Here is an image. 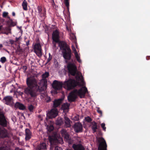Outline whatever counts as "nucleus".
<instances>
[{
  "label": "nucleus",
  "mask_w": 150,
  "mask_h": 150,
  "mask_svg": "<svg viewBox=\"0 0 150 150\" xmlns=\"http://www.w3.org/2000/svg\"><path fill=\"white\" fill-rule=\"evenodd\" d=\"M49 76V73L46 72L42 75V79L38 83H42V86L38 84V80L34 77H28L26 79L27 87L24 89V92L28 96L32 98H36L40 93L46 90L47 87V80L46 79Z\"/></svg>",
  "instance_id": "1"
},
{
  "label": "nucleus",
  "mask_w": 150,
  "mask_h": 150,
  "mask_svg": "<svg viewBox=\"0 0 150 150\" xmlns=\"http://www.w3.org/2000/svg\"><path fill=\"white\" fill-rule=\"evenodd\" d=\"M77 83L75 80L71 79H69L67 81H65L64 83L57 80L53 81L52 84V87L54 89L55 93H57V91L61 90L63 87L68 90H70L76 86Z\"/></svg>",
  "instance_id": "2"
},
{
  "label": "nucleus",
  "mask_w": 150,
  "mask_h": 150,
  "mask_svg": "<svg viewBox=\"0 0 150 150\" xmlns=\"http://www.w3.org/2000/svg\"><path fill=\"white\" fill-rule=\"evenodd\" d=\"M87 92V88L86 87H82L79 90L75 89L70 93L68 99L70 102H74L77 98V96H79L81 98H83Z\"/></svg>",
  "instance_id": "3"
},
{
  "label": "nucleus",
  "mask_w": 150,
  "mask_h": 150,
  "mask_svg": "<svg viewBox=\"0 0 150 150\" xmlns=\"http://www.w3.org/2000/svg\"><path fill=\"white\" fill-rule=\"evenodd\" d=\"M48 139L52 147L55 146L54 150H63L62 148L60 147L56 146L57 144L60 143L59 140L55 135H50L48 137Z\"/></svg>",
  "instance_id": "4"
},
{
  "label": "nucleus",
  "mask_w": 150,
  "mask_h": 150,
  "mask_svg": "<svg viewBox=\"0 0 150 150\" xmlns=\"http://www.w3.org/2000/svg\"><path fill=\"white\" fill-rule=\"evenodd\" d=\"M69 73L73 76L77 74V68L74 63H69L67 66Z\"/></svg>",
  "instance_id": "5"
},
{
  "label": "nucleus",
  "mask_w": 150,
  "mask_h": 150,
  "mask_svg": "<svg viewBox=\"0 0 150 150\" xmlns=\"http://www.w3.org/2000/svg\"><path fill=\"white\" fill-rule=\"evenodd\" d=\"M33 48L34 50L35 53L38 57H40L42 56V50L40 42L35 43L33 46Z\"/></svg>",
  "instance_id": "6"
},
{
  "label": "nucleus",
  "mask_w": 150,
  "mask_h": 150,
  "mask_svg": "<svg viewBox=\"0 0 150 150\" xmlns=\"http://www.w3.org/2000/svg\"><path fill=\"white\" fill-rule=\"evenodd\" d=\"M38 11V16L42 19H45L46 17V11L45 8H42L41 6H38L37 8Z\"/></svg>",
  "instance_id": "7"
},
{
  "label": "nucleus",
  "mask_w": 150,
  "mask_h": 150,
  "mask_svg": "<svg viewBox=\"0 0 150 150\" xmlns=\"http://www.w3.org/2000/svg\"><path fill=\"white\" fill-rule=\"evenodd\" d=\"M99 142H100V143L98 148V150H107V144L103 138H100Z\"/></svg>",
  "instance_id": "8"
},
{
  "label": "nucleus",
  "mask_w": 150,
  "mask_h": 150,
  "mask_svg": "<svg viewBox=\"0 0 150 150\" xmlns=\"http://www.w3.org/2000/svg\"><path fill=\"white\" fill-rule=\"evenodd\" d=\"M63 57L66 60V63H68V60L71 59V49H68L65 51H62Z\"/></svg>",
  "instance_id": "9"
},
{
  "label": "nucleus",
  "mask_w": 150,
  "mask_h": 150,
  "mask_svg": "<svg viewBox=\"0 0 150 150\" xmlns=\"http://www.w3.org/2000/svg\"><path fill=\"white\" fill-rule=\"evenodd\" d=\"M58 115V111L57 108H53L47 113V117L49 119H52V118L56 117Z\"/></svg>",
  "instance_id": "10"
},
{
  "label": "nucleus",
  "mask_w": 150,
  "mask_h": 150,
  "mask_svg": "<svg viewBox=\"0 0 150 150\" xmlns=\"http://www.w3.org/2000/svg\"><path fill=\"white\" fill-rule=\"evenodd\" d=\"M7 122L4 114L0 112V125L4 127L7 126Z\"/></svg>",
  "instance_id": "11"
},
{
  "label": "nucleus",
  "mask_w": 150,
  "mask_h": 150,
  "mask_svg": "<svg viewBox=\"0 0 150 150\" xmlns=\"http://www.w3.org/2000/svg\"><path fill=\"white\" fill-rule=\"evenodd\" d=\"M73 128L75 132L76 133L82 132V125L80 122H77L75 123L73 126Z\"/></svg>",
  "instance_id": "12"
},
{
  "label": "nucleus",
  "mask_w": 150,
  "mask_h": 150,
  "mask_svg": "<svg viewBox=\"0 0 150 150\" xmlns=\"http://www.w3.org/2000/svg\"><path fill=\"white\" fill-rule=\"evenodd\" d=\"M59 32L57 30L53 31L52 34V39L54 42H58L59 41Z\"/></svg>",
  "instance_id": "13"
},
{
  "label": "nucleus",
  "mask_w": 150,
  "mask_h": 150,
  "mask_svg": "<svg viewBox=\"0 0 150 150\" xmlns=\"http://www.w3.org/2000/svg\"><path fill=\"white\" fill-rule=\"evenodd\" d=\"M61 132L62 136L64 137L65 140L68 142H70L71 138L67 131L63 129L62 130Z\"/></svg>",
  "instance_id": "14"
},
{
  "label": "nucleus",
  "mask_w": 150,
  "mask_h": 150,
  "mask_svg": "<svg viewBox=\"0 0 150 150\" xmlns=\"http://www.w3.org/2000/svg\"><path fill=\"white\" fill-rule=\"evenodd\" d=\"M59 45L60 49L63 50L62 51H65L68 49H70L67 44L64 41H61L59 42Z\"/></svg>",
  "instance_id": "15"
},
{
  "label": "nucleus",
  "mask_w": 150,
  "mask_h": 150,
  "mask_svg": "<svg viewBox=\"0 0 150 150\" xmlns=\"http://www.w3.org/2000/svg\"><path fill=\"white\" fill-rule=\"evenodd\" d=\"M13 100V98L12 96H7L4 98L3 100L6 105H11L12 104Z\"/></svg>",
  "instance_id": "16"
},
{
  "label": "nucleus",
  "mask_w": 150,
  "mask_h": 150,
  "mask_svg": "<svg viewBox=\"0 0 150 150\" xmlns=\"http://www.w3.org/2000/svg\"><path fill=\"white\" fill-rule=\"evenodd\" d=\"M25 141L29 140L32 137V133L29 129L26 128L25 130Z\"/></svg>",
  "instance_id": "17"
},
{
  "label": "nucleus",
  "mask_w": 150,
  "mask_h": 150,
  "mask_svg": "<svg viewBox=\"0 0 150 150\" xmlns=\"http://www.w3.org/2000/svg\"><path fill=\"white\" fill-rule=\"evenodd\" d=\"M8 136V132L5 128H1L0 127V138H3Z\"/></svg>",
  "instance_id": "18"
},
{
  "label": "nucleus",
  "mask_w": 150,
  "mask_h": 150,
  "mask_svg": "<svg viewBox=\"0 0 150 150\" xmlns=\"http://www.w3.org/2000/svg\"><path fill=\"white\" fill-rule=\"evenodd\" d=\"M14 107L16 108L22 110H25L26 109L25 106L23 104L19 102L15 103Z\"/></svg>",
  "instance_id": "19"
},
{
  "label": "nucleus",
  "mask_w": 150,
  "mask_h": 150,
  "mask_svg": "<svg viewBox=\"0 0 150 150\" xmlns=\"http://www.w3.org/2000/svg\"><path fill=\"white\" fill-rule=\"evenodd\" d=\"M72 147L74 150H85V148L81 144H73Z\"/></svg>",
  "instance_id": "20"
},
{
  "label": "nucleus",
  "mask_w": 150,
  "mask_h": 150,
  "mask_svg": "<svg viewBox=\"0 0 150 150\" xmlns=\"http://www.w3.org/2000/svg\"><path fill=\"white\" fill-rule=\"evenodd\" d=\"M62 99L55 100L53 101V107L54 108H56L57 107L60 105L61 103L62 102Z\"/></svg>",
  "instance_id": "21"
},
{
  "label": "nucleus",
  "mask_w": 150,
  "mask_h": 150,
  "mask_svg": "<svg viewBox=\"0 0 150 150\" xmlns=\"http://www.w3.org/2000/svg\"><path fill=\"white\" fill-rule=\"evenodd\" d=\"M11 29L8 26L5 28L2 29V33L3 34L8 35L9 34H11Z\"/></svg>",
  "instance_id": "22"
},
{
  "label": "nucleus",
  "mask_w": 150,
  "mask_h": 150,
  "mask_svg": "<svg viewBox=\"0 0 150 150\" xmlns=\"http://www.w3.org/2000/svg\"><path fill=\"white\" fill-rule=\"evenodd\" d=\"M37 150H47V146L45 143H41L38 147Z\"/></svg>",
  "instance_id": "23"
},
{
  "label": "nucleus",
  "mask_w": 150,
  "mask_h": 150,
  "mask_svg": "<svg viewBox=\"0 0 150 150\" xmlns=\"http://www.w3.org/2000/svg\"><path fill=\"white\" fill-rule=\"evenodd\" d=\"M71 122H72L71 121L69 118L67 117H64V123L66 127H71L70 123Z\"/></svg>",
  "instance_id": "24"
},
{
  "label": "nucleus",
  "mask_w": 150,
  "mask_h": 150,
  "mask_svg": "<svg viewBox=\"0 0 150 150\" xmlns=\"http://www.w3.org/2000/svg\"><path fill=\"white\" fill-rule=\"evenodd\" d=\"M92 125L91 129L93 131V133H94L96 132L98 129L97 123L95 121H93L91 123Z\"/></svg>",
  "instance_id": "25"
},
{
  "label": "nucleus",
  "mask_w": 150,
  "mask_h": 150,
  "mask_svg": "<svg viewBox=\"0 0 150 150\" xmlns=\"http://www.w3.org/2000/svg\"><path fill=\"white\" fill-rule=\"evenodd\" d=\"M55 124L57 125L61 126L63 124V120L62 118L59 117L56 120Z\"/></svg>",
  "instance_id": "26"
},
{
  "label": "nucleus",
  "mask_w": 150,
  "mask_h": 150,
  "mask_svg": "<svg viewBox=\"0 0 150 150\" xmlns=\"http://www.w3.org/2000/svg\"><path fill=\"white\" fill-rule=\"evenodd\" d=\"M27 3L26 1L25 0H24L22 4V6L24 10L26 11L27 10Z\"/></svg>",
  "instance_id": "27"
},
{
  "label": "nucleus",
  "mask_w": 150,
  "mask_h": 150,
  "mask_svg": "<svg viewBox=\"0 0 150 150\" xmlns=\"http://www.w3.org/2000/svg\"><path fill=\"white\" fill-rule=\"evenodd\" d=\"M74 54H75V57L77 61L79 63H81V61L80 59V57L79 55L77 52H74Z\"/></svg>",
  "instance_id": "28"
},
{
  "label": "nucleus",
  "mask_w": 150,
  "mask_h": 150,
  "mask_svg": "<svg viewBox=\"0 0 150 150\" xmlns=\"http://www.w3.org/2000/svg\"><path fill=\"white\" fill-rule=\"evenodd\" d=\"M70 38L73 41L76 42V38L75 35L74 34H72L70 35Z\"/></svg>",
  "instance_id": "29"
},
{
  "label": "nucleus",
  "mask_w": 150,
  "mask_h": 150,
  "mask_svg": "<svg viewBox=\"0 0 150 150\" xmlns=\"http://www.w3.org/2000/svg\"><path fill=\"white\" fill-rule=\"evenodd\" d=\"M64 3L68 10L69 9V0H64Z\"/></svg>",
  "instance_id": "30"
},
{
  "label": "nucleus",
  "mask_w": 150,
  "mask_h": 150,
  "mask_svg": "<svg viewBox=\"0 0 150 150\" xmlns=\"http://www.w3.org/2000/svg\"><path fill=\"white\" fill-rule=\"evenodd\" d=\"M85 120L86 122L88 123H91L92 120V119L89 116L85 117Z\"/></svg>",
  "instance_id": "31"
},
{
  "label": "nucleus",
  "mask_w": 150,
  "mask_h": 150,
  "mask_svg": "<svg viewBox=\"0 0 150 150\" xmlns=\"http://www.w3.org/2000/svg\"><path fill=\"white\" fill-rule=\"evenodd\" d=\"M7 61V60L6 57H1L0 60V61L2 63H4Z\"/></svg>",
  "instance_id": "32"
},
{
  "label": "nucleus",
  "mask_w": 150,
  "mask_h": 150,
  "mask_svg": "<svg viewBox=\"0 0 150 150\" xmlns=\"http://www.w3.org/2000/svg\"><path fill=\"white\" fill-rule=\"evenodd\" d=\"M34 106L32 105H30L28 107V109L31 112H33V110L34 109Z\"/></svg>",
  "instance_id": "33"
},
{
  "label": "nucleus",
  "mask_w": 150,
  "mask_h": 150,
  "mask_svg": "<svg viewBox=\"0 0 150 150\" xmlns=\"http://www.w3.org/2000/svg\"><path fill=\"white\" fill-rule=\"evenodd\" d=\"M11 21L12 22L11 23L9 26H8L10 28H11V27H14L16 25V23L13 21V20H11Z\"/></svg>",
  "instance_id": "34"
},
{
  "label": "nucleus",
  "mask_w": 150,
  "mask_h": 150,
  "mask_svg": "<svg viewBox=\"0 0 150 150\" xmlns=\"http://www.w3.org/2000/svg\"><path fill=\"white\" fill-rule=\"evenodd\" d=\"M49 57L47 59V62L46 64H47V63H49L51 61V60L52 59V56L51 55L50 53H49Z\"/></svg>",
  "instance_id": "35"
},
{
  "label": "nucleus",
  "mask_w": 150,
  "mask_h": 150,
  "mask_svg": "<svg viewBox=\"0 0 150 150\" xmlns=\"http://www.w3.org/2000/svg\"><path fill=\"white\" fill-rule=\"evenodd\" d=\"M101 126L102 128L105 131H106V127H105V123H103L101 124Z\"/></svg>",
  "instance_id": "36"
},
{
  "label": "nucleus",
  "mask_w": 150,
  "mask_h": 150,
  "mask_svg": "<svg viewBox=\"0 0 150 150\" xmlns=\"http://www.w3.org/2000/svg\"><path fill=\"white\" fill-rule=\"evenodd\" d=\"M8 13L7 12H4L3 13V17L4 18L6 17L8 15Z\"/></svg>",
  "instance_id": "37"
},
{
  "label": "nucleus",
  "mask_w": 150,
  "mask_h": 150,
  "mask_svg": "<svg viewBox=\"0 0 150 150\" xmlns=\"http://www.w3.org/2000/svg\"><path fill=\"white\" fill-rule=\"evenodd\" d=\"M97 112L99 113L101 115H102V112L101 110H100L99 108H98L97 109Z\"/></svg>",
  "instance_id": "38"
},
{
  "label": "nucleus",
  "mask_w": 150,
  "mask_h": 150,
  "mask_svg": "<svg viewBox=\"0 0 150 150\" xmlns=\"http://www.w3.org/2000/svg\"><path fill=\"white\" fill-rule=\"evenodd\" d=\"M54 129V127L52 125H50L48 128V130L50 131H52Z\"/></svg>",
  "instance_id": "39"
},
{
  "label": "nucleus",
  "mask_w": 150,
  "mask_h": 150,
  "mask_svg": "<svg viewBox=\"0 0 150 150\" xmlns=\"http://www.w3.org/2000/svg\"><path fill=\"white\" fill-rule=\"evenodd\" d=\"M11 20H13L12 19H10V20H8L6 21V23L8 25V26H9L10 24L12 22L11 21Z\"/></svg>",
  "instance_id": "40"
},
{
  "label": "nucleus",
  "mask_w": 150,
  "mask_h": 150,
  "mask_svg": "<svg viewBox=\"0 0 150 150\" xmlns=\"http://www.w3.org/2000/svg\"><path fill=\"white\" fill-rule=\"evenodd\" d=\"M46 101L47 103H48L51 101V99L50 97H48L46 98Z\"/></svg>",
  "instance_id": "41"
},
{
  "label": "nucleus",
  "mask_w": 150,
  "mask_h": 150,
  "mask_svg": "<svg viewBox=\"0 0 150 150\" xmlns=\"http://www.w3.org/2000/svg\"><path fill=\"white\" fill-rule=\"evenodd\" d=\"M71 48H72V50L74 52V53L76 52H77L76 50V48H75V47L74 46H72Z\"/></svg>",
  "instance_id": "42"
},
{
  "label": "nucleus",
  "mask_w": 150,
  "mask_h": 150,
  "mask_svg": "<svg viewBox=\"0 0 150 150\" xmlns=\"http://www.w3.org/2000/svg\"><path fill=\"white\" fill-rule=\"evenodd\" d=\"M15 41L12 40H9V42L11 44L13 45L14 44L15 42Z\"/></svg>",
  "instance_id": "43"
},
{
  "label": "nucleus",
  "mask_w": 150,
  "mask_h": 150,
  "mask_svg": "<svg viewBox=\"0 0 150 150\" xmlns=\"http://www.w3.org/2000/svg\"><path fill=\"white\" fill-rule=\"evenodd\" d=\"M30 40H28L26 42V45L27 46H28L29 45Z\"/></svg>",
  "instance_id": "44"
},
{
  "label": "nucleus",
  "mask_w": 150,
  "mask_h": 150,
  "mask_svg": "<svg viewBox=\"0 0 150 150\" xmlns=\"http://www.w3.org/2000/svg\"><path fill=\"white\" fill-rule=\"evenodd\" d=\"M74 120H79V117L78 116H75L74 117Z\"/></svg>",
  "instance_id": "45"
},
{
  "label": "nucleus",
  "mask_w": 150,
  "mask_h": 150,
  "mask_svg": "<svg viewBox=\"0 0 150 150\" xmlns=\"http://www.w3.org/2000/svg\"><path fill=\"white\" fill-rule=\"evenodd\" d=\"M23 69L25 71L27 69V67L26 66H23Z\"/></svg>",
  "instance_id": "46"
},
{
  "label": "nucleus",
  "mask_w": 150,
  "mask_h": 150,
  "mask_svg": "<svg viewBox=\"0 0 150 150\" xmlns=\"http://www.w3.org/2000/svg\"><path fill=\"white\" fill-rule=\"evenodd\" d=\"M19 38H17L16 37V41H15V42H17L19 40Z\"/></svg>",
  "instance_id": "47"
},
{
  "label": "nucleus",
  "mask_w": 150,
  "mask_h": 150,
  "mask_svg": "<svg viewBox=\"0 0 150 150\" xmlns=\"http://www.w3.org/2000/svg\"><path fill=\"white\" fill-rule=\"evenodd\" d=\"M150 59V56H147L146 57V59L147 60H149Z\"/></svg>",
  "instance_id": "48"
},
{
  "label": "nucleus",
  "mask_w": 150,
  "mask_h": 150,
  "mask_svg": "<svg viewBox=\"0 0 150 150\" xmlns=\"http://www.w3.org/2000/svg\"><path fill=\"white\" fill-rule=\"evenodd\" d=\"M12 15L13 16H15V13L14 12H13L12 13Z\"/></svg>",
  "instance_id": "49"
},
{
  "label": "nucleus",
  "mask_w": 150,
  "mask_h": 150,
  "mask_svg": "<svg viewBox=\"0 0 150 150\" xmlns=\"http://www.w3.org/2000/svg\"><path fill=\"white\" fill-rule=\"evenodd\" d=\"M15 150H23L19 149L18 148H16Z\"/></svg>",
  "instance_id": "50"
},
{
  "label": "nucleus",
  "mask_w": 150,
  "mask_h": 150,
  "mask_svg": "<svg viewBox=\"0 0 150 150\" xmlns=\"http://www.w3.org/2000/svg\"><path fill=\"white\" fill-rule=\"evenodd\" d=\"M66 29H67V30L68 31H69L70 30L69 29V28L67 26H66Z\"/></svg>",
  "instance_id": "51"
},
{
  "label": "nucleus",
  "mask_w": 150,
  "mask_h": 150,
  "mask_svg": "<svg viewBox=\"0 0 150 150\" xmlns=\"http://www.w3.org/2000/svg\"><path fill=\"white\" fill-rule=\"evenodd\" d=\"M6 17H7L9 19L8 20H10V19H11L10 18V17L8 16V15Z\"/></svg>",
  "instance_id": "52"
},
{
  "label": "nucleus",
  "mask_w": 150,
  "mask_h": 150,
  "mask_svg": "<svg viewBox=\"0 0 150 150\" xmlns=\"http://www.w3.org/2000/svg\"><path fill=\"white\" fill-rule=\"evenodd\" d=\"M2 25H0V31L2 30Z\"/></svg>",
  "instance_id": "53"
},
{
  "label": "nucleus",
  "mask_w": 150,
  "mask_h": 150,
  "mask_svg": "<svg viewBox=\"0 0 150 150\" xmlns=\"http://www.w3.org/2000/svg\"><path fill=\"white\" fill-rule=\"evenodd\" d=\"M52 1H53V3L54 4V0H52Z\"/></svg>",
  "instance_id": "54"
},
{
  "label": "nucleus",
  "mask_w": 150,
  "mask_h": 150,
  "mask_svg": "<svg viewBox=\"0 0 150 150\" xmlns=\"http://www.w3.org/2000/svg\"><path fill=\"white\" fill-rule=\"evenodd\" d=\"M52 1H53V3L54 4V0H52Z\"/></svg>",
  "instance_id": "55"
},
{
  "label": "nucleus",
  "mask_w": 150,
  "mask_h": 150,
  "mask_svg": "<svg viewBox=\"0 0 150 150\" xmlns=\"http://www.w3.org/2000/svg\"><path fill=\"white\" fill-rule=\"evenodd\" d=\"M54 47H55L56 46V44H54Z\"/></svg>",
  "instance_id": "56"
},
{
  "label": "nucleus",
  "mask_w": 150,
  "mask_h": 150,
  "mask_svg": "<svg viewBox=\"0 0 150 150\" xmlns=\"http://www.w3.org/2000/svg\"><path fill=\"white\" fill-rule=\"evenodd\" d=\"M67 150H72L71 149H67Z\"/></svg>",
  "instance_id": "57"
},
{
  "label": "nucleus",
  "mask_w": 150,
  "mask_h": 150,
  "mask_svg": "<svg viewBox=\"0 0 150 150\" xmlns=\"http://www.w3.org/2000/svg\"><path fill=\"white\" fill-rule=\"evenodd\" d=\"M2 46V45H1L0 46V47H1Z\"/></svg>",
  "instance_id": "58"
},
{
  "label": "nucleus",
  "mask_w": 150,
  "mask_h": 150,
  "mask_svg": "<svg viewBox=\"0 0 150 150\" xmlns=\"http://www.w3.org/2000/svg\"><path fill=\"white\" fill-rule=\"evenodd\" d=\"M1 66L0 65V68L1 67Z\"/></svg>",
  "instance_id": "59"
},
{
  "label": "nucleus",
  "mask_w": 150,
  "mask_h": 150,
  "mask_svg": "<svg viewBox=\"0 0 150 150\" xmlns=\"http://www.w3.org/2000/svg\"><path fill=\"white\" fill-rule=\"evenodd\" d=\"M23 94V92H21V94Z\"/></svg>",
  "instance_id": "60"
},
{
  "label": "nucleus",
  "mask_w": 150,
  "mask_h": 150,
  "mask_svg": "<svg viewBox=\"0 0 150 150\" xmlns=\"http://www.w3.org/2000/svg\"><path fill=\"white\" fill-rule=\"evenodd\" d=\"M27 38H25V40Z\"/></svg>",
  "instance_id": "61"
},
{
  "label": "nucleus",
  "mask_w": 150,
  "mask_h": 150,
  "mask_svg": "<svg viewBox=\"0 0 150 150\" xmlns=\"http://www.w3.org/2000/svg\"><path fill=\"white\" fill-rule=\"evenodd\" d=\"M78 77H79V78H80L79 76H78Z\"/></svg>",
  "instance_id": "62"
},
{
  "label": "nucleus",
  "mask_w": 150,
  "mask_h": 150,
  "mask_svg": "<svg viewBox=\"0 0 150 150\" xmlns=\"http://www.w3.org/2000/svg\"><path fill=\"white\" fill-rule=\"evenodd\" d=\"M1 98L0 97V100H1Z\"/></svg>",
  "instance_id": "63"
},
{
  "label": "nucleus",
  "mask_w": 150,
  "mask_h": 150,
  "mask_svg": "<svg viewBox=\"0 0 150 150\" xmlns=\"http://www.w3.org/2000/svg\"><path fill=\"white\" fill-rule=\"evenodd\" d=\"M1 8H2V6H1Z\"/></svg>",
  "instance_id": "64"
}]
</instances>
